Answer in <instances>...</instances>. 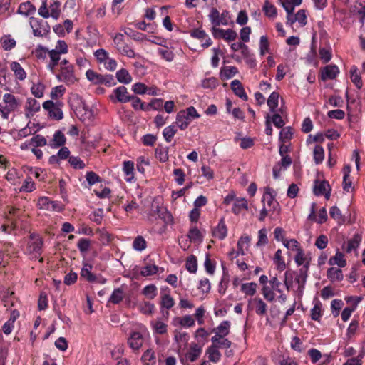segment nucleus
<instances>
[{"label":"nucleus","mask_w":365,"mask_h":365,"mask_svg":"<svg viewBox=\"0 0 365 365\" xmlns=\"http://www.w3.org/2000/svg\"><path fill=\"white\" fill-rule=\"evenodd\" d=\"M230 87L236 96L245 101L247 100V96L242 86V84L239 80L232 81L230 83Z\"/></svg>","instance_id":"29"},{"label":"nucleus","mask_w":365,"mask_h":365,"mask_svg":"<svg viewBox=\"0 0 365 365\" xmlns=\"http://www.w3.org/2000/svg\"><path fill=\"white\" fill-rule=\"evenodd\" d=\"M140 359L143 365H155L156 356L154 350L148 349L143 352Z\"/></svg>","instance_id":"33"},{"label":"nucleus","mask_w":365,"mask_h":365,"mask_svg":"<svg viewBox=\"0 0 365 365\" xmlns=\"http://www.w3.org/2000/svg\"><path fill=\"white\" fill-rule=\"evenodd\" d=\"M159 267L154 264L148 263L140 269V274L143 277H148L156 274L159 271Z\"/></svg>","instance_id":"43"},{"label":"nucleus","mask_w":365,"mask_h":365,"mask_svg":"<svg viewBox=\"0 0 365 365\" xmlns=\"http://www.w3.org/2000/svg\"><path fill=\"white\" fill-rule=\"evenodd\" d=\"M43 240L37 234L32 233L29 236L25 253L33 258H38L42 252Z\"/></svg>","instance_id":"6"},{"label":"nucleus","mask_w":365,"mask_h":365,"mask_svg":"<svg viewBox=\"0 0 365 365\" xmlns=\"http://www.w3.org/2000/svg\"><path fill=\"white\" fill-rule=\"evenodd\" d=\"M118 81L123 84H129L133 78L128 71L125 68L118 70L115 73Z\"/></svg>","instance_id":"38"},{"label":"nucleus","mask_w":365,"mask_h":365,"mask_svg":"<svg viewBox=\"0 0 365 365\" xmlns=\"http://www.w3.org/2000/svg\"><path fill=\"white\" fill-rule=\"evenodd\" d=\"M187 237L191 242H200L203 239L202 234L196 226L190 227Z\"/></svg>","instance_id":"39"},{"label":"nucleus","mask_w":365,"mask_h":365,"mask_svg":"<svg viewBox=\"0 0 365 365\" xmlns=\"http://www.w3.org/2000/svg\"><path fill=\"white\" fill-rule=\"evenodd\" d=\"M49 51L50 50H48L47 48L41 45H38L34 49L33 53L38 59L45 60L47 56L49 57Z\"/></svg>","instance_id":"52"},{"label":"nucleus","mask_w":365,"mask_h":365,"mask_svg":"<svg viewBox=\"0 0 365 365\" xmlns=\"http://www.w3.org/2000/svg\"><path fill=\"white\" fill-rule=\"evenodd\" d=\"M262 11L264 14L269 18H275L277 16V12L276 7L271 4L269 1H266L262 7Z\"/></svg>","instance_id":"49"},{"label":"nucleus","mask_w":365,"mask_h":365,"mask_svg":"<svg viewBox=\"0 0 365 365\" xmlns=\"http://www.w3.org/2000/svg\"><path fill=\"white\" fill-rule=\"evenodd\" d=\"M147 247V242L141 235H138L133 242V248L138 251L142 252Z\"/></svg>","instance_id":"46"},{"label":"nucleus","mask_w":365,"mask_h":365,"mask_svg":"<svg viewBox=\"0 0 365 365\" xmlns=\"http://www.w3.org/2000/svg\"><path fill=\"white\" fill-rule=\"evenodd\" d=\"M142 294L150 299H154L158 294V289L155 284H149L145 286L143 290Z\"/></svg>","instance_id":"53"},{"label":"nucleus","mask_w":365,"mask_h":365,"mask_svg":"<svg viewBox=\"0 0 365 365\" xmlns=\"http://www.w3.org/2000/svg\"><path fill=\"white\" fill-rule=\"evenodd\" d=\"M145 327H140L138 331H132L127 339L128 346L133 351H138L144 343V335L146 334Z\"/></svg>","instance_id":"7"},{"label":"nucleus","mask_w":365,"mask_h":365,"mask_svg":"<svg viewBox=\"0 0 365 365\" xmlns=\"http://www.w3.org/2000/svg\"><path fill=\"white\" fill-rule=\"evenodd\" d=\"M328 263L329 265H337L341 268L346 266V260L344 257V255L339 250H336L334 256L329 258Z\"/></svg>","instance_id":"27"},{"label":"nucleus","mask_w":365,"mask_h":365,"mask_svg":"<svg viewBox=\"0 0 365 365\" xmlns=\"http://www.w3.org/2000/svg\"><path fill=\"white\" fill-rule=\"evenodd\" d=\"M251 239L249 236H242L237 242V252L242 255L245 254V250H247Z\"/></svg>","instance_id":"51"},{"label":"nucleus","mask_w":365,"mask_h":365,"mask_svg":"<svg viewBox=\"0 0 365 365\" xmlns=\"http://www.w3.org/2000/svg\"><path fill=\"white\" fill-rule=\"evenodd\" d=\"M206 354L208 356L209 360L214 363L218 362L222 356V354L220 352L219 349H217L216 346H213L212 345L210 346L207 349Z\"/></svg>","instance_id":"41"},{"label":"nucleus","mask_w":365,"mask_h":365,"mask_svg":"<svg viewBox=\"0 0 365 365\" xmlns=\"http://www.w3.org/2000/svg\"><path fill=\"white\" fill-rule=\"evenodd\" d=\"M295 22H298L300 26H304L307 24V14L304 9L299 10L296 14H292L287 18L286 24L292 26Z\"/></svg>","instance_id":"20"},{"label":"nucleus","mask_w":365,"mask_h":365,"mask_svg":"<svg viewBox=\"0 0 365 365\" xmlns=\"http://www.w3.org/2000/svg\"><path fill=\"white\" fill-rule=\"evenodd\" d=\"M94 56L98 63L103 66L104 68L109 71H114L117 68V61L110 58L109 53L103 48H100L94 52Z\"/></svg>","instance_id":"8"},{"label":"nucleus","mask_w":365,"mask_h":365,"mask_svg":"<svg viewBox=\"0 0 365 365\" xmlns=\"http://www.w3.org/2000/svg\"><path fill=\"white\" fill-rule=\"evenodd\" d=\"M230 326L229 321H222L217 327L212 330V332L215 333V335L211 338V341L218 340L217 337H226L230 334Z\"/></svg>","instance_id":"15"},{"label":"nucleus","mask_w":365,"mask_h":365,"mask_svg":"<svg viewBox=\"0 0 365 365\" xmlns=\"http://www.w3.org/2000/svg\"><path fill=\"white\" fill-rule=\"evenodd\" d=\"M299 275V270L298 272H294L292 270L286 271L284 273V283L288 291L294 288V285H296L297 289L294 292L299 297H302L304 293L307 279H305L304 283L302 284L296 280L297 277Z\"/></svg>","instance_id":"4"},{"label":"nucleus","mask_w":365,"mask_h":365,"mask_svg":"<svg viewBox=\"0 0 365 365\" xmlns=\"http://www.w3.org/2000/svg\"><path fill=\"white\" fill-rule=\"evenodd\" d=\"M30 25L35 36L43 37L50 32V26L47 21L35 17L30 18Z\"/></svg>","instance_id":"10"},{"label":"nucleus","mask_w":365,"mask_h":365,"mask_svg":"<svg viewBox=\"0 0 365 365\" xmlns=\"http://www.w3.org/2000/svg\"><path fill=\"white\" fill-rule=\"evenodd\" d=\"M131 96L132 95H130L125 86H120L113 91L109 98L113 103H125L131 101Z\"/></svg>","instance_id":"12"},{"label":"nucleus","mask_w":365,"mask_h":365,"mask_svg":"<svg viewBox=\"0 0 365 365\" xmlns=\"http://www.w3.org/2000/svg\"><path fill=\"white\" fill-rule=\"evenodd\" d=\"M339 73V69L336 65H328L324 67L321 71V78L325 81L327 80H332Z\"/></svg>","instance_id":"18"},{"label":"nucleus","mask_w":365,"mask_h":365,"mask_svg":"<svg viewBox=\"0 0 365 365\" xmlns=\"http://www.w3.org/2000/svg\"><path fill=\"white\" fill-rule=\"evenodd\" d=\"M330 186L329 184L327 181H318L315 182V185L314 187V193L317 195H324L327 200H329L330 197Z\"/></svg>","instance_id":"16"},{"label":"nucleus","mask_w":365,"mask_h":365,"mask_svg":"<svg viewBox=\"0 0 365 365\" xmlns=\"http://www.w3.org/2000/svg\"><path fill=\"white\" fill-rule=\"evenodd\" d=\"M264 206H267L269 211L272 213L279 214L280 212V206L279 202L275 200V192L273 189L266 187L262 198Z\"/></svg>","instance_id":"9"},{"label":"nucleus","mask_w":365,"mask_h":365,"mask_svg":"<svg viewBox=\"0 0 365 365\" xmlns=\"http://www.w3.org/2000/svg\"><path fill=\"white\" fill-rule=\"evenodd\" d=\"M314 160L316 164H320L324 158V148L319 145H317L314 148Z\"/></svg>","instance_id":"59"},{"label":"nucleus","mask_w":365,"mask_h":365,"mask_svg":"<svg viewBox=\"0 0 365 365\" xmlns=\"http://www.w3.org/2000/svg\"><path fill=\"white\" fill-rule=\"evenodd\" d=\"M21 106V101L14 95L5 93L3 96L2 103H0L1 117L7 120L9 114L16 111Z\"/></svg>","instance_id":"2"},{"label":"nucleus","mask_w":365,"mask_h":365,"mask_svg":"<svg viewBox=\"0 0 365 365\" xmlns=\"http://www.w3.org/2000/svg\"><path fill=\"white\" fill-rule=\"evenodd\" d=\"M59 73L56 75V78L67 85H73L77 81L74 74L73 66L66 59L59 61Z\"/></svg>","instance_id":"3"},{"label":"nucleus","mask_w":365,"mask_h":365,"mask_svg":"<svg viewBox=\"0 0 365 365\" xmlns=\"http://www.w3.org/2000/svg\"><path fill=\"white\" fill-rule=\"evenodd\" d=\"M228 15L227 11H223L221 14L215 8H212L208 15L211 24L215 26H218L220 24L226 26L228 24Z\"/></svg>","instance_id":"13"},{"label":"nucleus","mask_w":365,"mask_h":365,"mask_svg":"<svg viewBox=\"0 0 365 365\" xmlns=\"http://www.w3.org/2000/svg\"><path fill=\"white\" fill-rule=\"evenodd\" d=\"M315 207L316 203L312 202L311 205L310 213L308 219L310 220H315L319 224H322L327 220V213L325 207H322L319 210L318 217H315Z\"/></svg>","instance_id":"21"},{"label":"nucleus","mask_w":365,"mask_h":365,"mask_svg":"<svg viewBox=\"0 0 365 365\" xmlns=\"http://www.w3.org/2000/svg\"><path fill=\"white\" fill-rule=\"evenodd\" d=\"M10 68L14 72L15 77L19 81H24L26 78V73L19 63L13 61L10 64Z\"/></svg>","instance_id":"32"},{"label":"nucleus","mask_w":365,"mask_h":365,"mask_svg":"<svg viewBox=\"0 0 365 365\" xmlns=\"http://www.w3.org/2000/svg\"><path fill=\"white\" fill-rule=\"evenodd\" d=\"M157 53L168 62L173 61L175 57L173 51L169 49L166 46L165 47L158 48Z\"/></svg>","instance_id":"50"},{"label":"nucleus","mask_w":365,"mask_h":365,"mask_svg":"<svg viewBox=\"0 0 365 365\" xmlns=\"http://www.w3.org/2000/svg\"><path fill=\"white\" fill-rule=\"evenodd\" d=\"M219 84L218 80L215 77L205 78L201 82V86L204 88L214 89Z\"/></svg>","instance_id":"62"},{"label":"nucleus","mask_w":365,"mask_h":365,"mask_svg":"<svg viewBox=\"0 0 365 365\" xmlns=\"http://www.w3.org/2000/svg\"><path fill=\"white\" fill-rule=\"evenodd\" d=\"M227 235V228L225 222L224 218H221L212 230V236L220 240H224Z\"/></svg>","instance_id":"23"},{"label":"nucleus","mask_w":365,"mask_h":365,"mask_svg":"<svg viewBox=\"0 0 365 365\" xmlns=\"http://www.w3.org/2000/svg\"><path fill=\"white\" fill-rule=\"evenodd\" d=\"M165 289L168 290V293H161L160 305L162 309H170L174 306L175 301L169 294V289L166 287Z\"/></svg>","instance_id":"35"},{"label":"nucleus","mask_w":365,"mask_h":365,"mask_svg":"<svg viewBox=\"0 0 365 365\" xmlns=\"http://www.w3.org/2000/svg\"><path fill=\"white\" fill-rule=\"evenodd\" d=\"M140 312L146 315H150L154 312L155 305L149 302H143L139 304Z\"/></svg>","instance_id":"63"},{"label":"nucleus","mask_w":365,"mask_h":365,"mask_svg":"<svg viewBox=\"0 0 365 365\" xmlns=\"http://www.w3.org/2000/svg\"><path fill=\"white\" fill-rule=\"evenodd\" d=\"M191 121L192 120L185 115L184 110H180L176 115L175 123L181 130L187 129Z\"/></svg>","instance_id":"25"},{"label":"nucleus","mask_w":365,"mask_h":365,"mask_svg":"<svg viewBox=\"0 0 365 365\" xmlns=\"http://www.w3.org/2000/svg\"><path fill=\"white\" fill-rule=\"evenodd\" d=\"M123 171L125 175V180L128 182L135 181L134 163L130 160L124 161L123 163Z\"/></svg>","instance_id":"24"},{"label":"nucleus","mask_w":365,"mask_h":365,"mask_svg":"<svg viewBox=\"0 0 365 365\" xmlns=\"http://www.w3.org/2000/svg\"><path fill=\"white\" fill-rule=\"evenodd\" d=\"M93 266L92 264L83 262V267L81 268L80 274L81 277L89 282H93L94 277L96 274L92 273Z\"/></svg>","instance_id":"28"},{"label":"nucleus","mask_w":365,"mask_h":365,"mask_svg":"<svg viewBox=\"0 0 365 365\" xmlns=\"http://www.w3.org/2000/svg\"><path fill=\"white\" fill-rule=\"evenodd\" d=\"M76 113L80 120L83 122L90 120L93 117V113L91 109L84 103L81 102L76 109Z\"/></svg>","instance_id":"17"},{"label":"nucleus","mask_w":365,"mask_h":365,"mask_svg":"<svg viewBox=\"0 0 365 365\" xmlns=\"http://www.w3.org/2000/svg\"><path fill=\"white\" fill-rule=\"evenodd\" d=\"M217 338L218 340H217L215 341H212V345L213 346H216V348L217 349H229L231 346V345H232L231 341H230L226 337H222V338L217 337Z\"/></svg>","instance_id":"61"},{"label":"nucleus","mask_w":365,"mask_h":365,"mask_svg":"<svg viewBox=\"0 0 365 365\" xmlns=\"http://www.w3.org/2000/svg\"><path fill=\"white\" fill-rule=\"evenodd\" d=\"M68 46L63 40H58L56 43L55 48L49 51V61L46 65V68L52 73L56 71V68L61 61V55L68 53Z\"/></svg>","instance_id":"1"},{"label":"nucleus","mask_w":365,"mask_h":365,"mask_svg":"<svg viewBox=\"0 0 365 365\" xmlns=\"http://www.w3.org/2000/svg\"><path fill=\"white\" fill-rule=\"evenodd\" d=\"M267 231L265 228H262L258 232V240L256 247H261L268 244Z\"/></svg>","instance_id":"55"},{"label":"nucleus","mask_w":365,"mask_h":365,"mask_svg":"<svg viewBox=\"0 0 365 365\" xmlns=\"http://www.w3.org/2000/svg\"><path fill=\"white\" fill-rule=\"evenodd\" d=\"M41 109L40 103L34 98L29 97L26 98L24 104V115L27 119L32 118Z\"/></svg>","instance_id":"14"},{"label":"nucleus","mask_w":365,"mask_h":365,"mask_svg":"<svg viewBox=\"0 0 365 365\" xmlns=\"http://www.w3.org/2000/svg\"><path fill=\"white\" fill-rule=\"evenodd\" d=\"M44 89V85L41 82H38L32 85L31 92L36 98H41L43 96Z\"/></svg>","instance_id":"60"},{"label":"nucleus","mask_w":365,"mask_h":365,"mask_svg":"<svg viewBox=\"0 0 365 365\" xmlns=\"http://www.w3.org/2000/svg\"><path fill=\"white\" fill-rule=\"evenodd\" d=\"M238 73V69L235 66H223L220 69V77L222 80H228L234 77Z\"/></svg>","instance_id":"31"},{"label":"nucleus","mask_w":365,"mask_h":365,"mask_svg":"<svg viewBox=\"0 0 365 365\" xmlns=\"http://www.w3.org/2000/svg\"><path fill=\"white\" fill-rule=\"evenodd\" d=\"M279 98V93L275 91L272 92L269 95V96L267 99V103L269 108L270 112L274 113L275 111V109L278 106Z\"/></svg>","instance_id":"45"},{"label":"nucleus","mask_w":365,"mask_h":365,"mask_svg":"<svg viewBox=\"0 0 365 365\" xmlns=\"http://www.w3.org/2000/svg\"><path fill=\"white\" fill-rule=\"evenodd\" d=\"M253 304L255 306V312L259 316H263L266 314L267 310V306L266 303L260 298H254L250 299L248 301V308L252 309L251 305Z\"/></svg>","instance_id":"19"},{"label":"nucleus","mask_w":365,"mask_h":365,"mask_svg":"<svg viewBox=\"0 0 365 365\" xmlns=\"http://www.w3.org/2000/svg\"><path fill=\"white\" fill-rule=\"evenodd\" d=\"M274 264H275L277 269L279 271H283L286 268V264L283 257L282 256V250H277L274 254V257L273 259Z\"/></svg>","instance_id":"44"},{"label":"nucleus","mask_w":365,"mask_h":365,"mask_svg":"<svg viewBox=\"0 0 365 365\" xmlns=\"http://www.w3.org/2000/svg\"><path fill=\"white\" fill-rule=\"evenodd\" d=\"M65 142L66 138L63 133L61 131L58 130L53 135L51 146L53 148H58L64 145Z\"/></svg>","instance_id":"47"},{"label":"nucleus","mask_w":365,"mask_h":365,"mask_svg":"<svg viewBox=\"0 0 365 365\" xmlns=\"http://www.w3.org/2000/svg\"><path fill=\"white\" fill-rule=\"evenodd\" d=\"M362 240V235L361 233H355L353 237L348 240L346 251L347 253H351L352 251H356L359 247Z\"/></svg>","instance_id":"30"},{"label":"nucleus","mask_w":365,"mask_h":365,"mask_svg":"<svg viewBox=\"0 0 365 365\" xmlns=\"http://www.w3.org/2000/svg\"><path fill=\"white\" fill-rule=\"evenodd\" d=\"M155 157L158 160H159L161 163H165L168 160V148L163 147L162 145H158L155 148Z\"/></svg>","instance_id":"42"},{"label":"nucleus","mask_w":365,"mask_h":365,"mask_svg":"<svg viewBox=\"0 0 365 365\" xmlns=\"http://www.w3.org/2000/svg\"><path fill=\"white\" fill-rule=\"evenodd\" d=\"M185 267L190 273H195L197 269V258L194 255H190L186 259Z\"/></svg>","instance_id":"57"},{"label":"nucleus","mask_w":365,"mask_h":365,"mask_svg":"<svg viewBox=\"0 0 365 365\" xmlns=\"http://www.w3.org/2000/svg\"><path fill=\"white\" fill-rule=\"evenodd\" d=\"M257 284L255 282L244 283L241 286V291L246 295L253 296L256 293Z\"/></svg>","instance_id":"56"},{"label":"nucleus","mask_w":365,"mask_h":365,"mask_svg":"<svg viewBox=\"0 0 365 365\" xmlns=\"http://www.w3.org/2000/svg\"><path fill=\"white\" fill-rule=\"evenodd\" d=\"M154 331L158 334H163L167 332V324L160 320H158L151 323Z\"/></svg>","instance_id":"64"},{"label":"nucleus","mask_w":365,"mask_h":365,"mask_svg":"<svg viewBox=\"0 0 365 365\" xmlns=\"http://www.w3.org/2000/svg\"><path fill=\"white\" fill-rule=\"evenodd\" d=\"M42 107L48 112V116L54 120H61L63 117V113L61 109V104L59 103H54L53 101H45Z\"/></svg>","instance_id":"11"},{"label":"nucleus","mask_w":365,"mask_h":365,"mask_svg":"<svg viewBox=\"0 0 365 365\" xmlns=\"http://www.w3.org/2000/svg\"><path fill=\"white\" fill-rule=\"evenodd\" d=\"M294 262L297 266H302L299 270V275L297 277V281L302 284L307 277V272L309 267V259L305 255L303 249H298L294 257Z\"/></svg>","instance_id":"5"},{"label":"nucleus","mask_w":365,"mask_h":365,"mask_svg":"<svg viewBox=\"0 0 365 365\" xmlns=\"http://www.w3.org/2000/svg\"><path fill=\"white\" fill-rule=\"evenodd\" d=\"M327 278L332 282H341L344 279L342 271L336 267H331L327 272Z\"/></svg>","instance_id":"34"},{"label":"nucleus","mask_w":365,"mask_h":365,"mask_svg":"<svg viewBox=\"0 0 365 365\" xmlns=\"http://www.w3.org/2000/svg\"><path fill=\"white\" fill-rule=\"evenodd\" d=\"M36 11L35 6L30 2L26 1L21 3L18 8L17 13L24 16H29L34 14Z\"/></svg>","instance_id":"36"},{"label":"nucleus","mask_w":365,"mask_h":365,"mask_svg":"<svg viewBox=\"0 0 365 365\" xmlns=\"http://www.w3.org/2000/svg\"><path fill=\"white\" fill-rule=\"evenodd\" d=\"M247 210V202L245 198H237L235 200L232 207V212L238 215L243 210Z\"/></svg>","instance_id":"40"},{"label":"nucleus","mask_w":365,"mask_h":365,"mask_svg":"<svg viewBox=\"0 0 365 365\" xmlns=\"http://www.w3.org/2000/svg\"><path fill=\"white\" fill-rule=\"evenodd\" d=\"M313 307L310 310V316L312 320L319 322L323 315V309L322 302L316 299L313 302Z\"/></svg>","instance_id":"26"},{"label":"nucleus","mask_w":365,"mask_h":365,"mask_svg":"<svg viewBox=\"0 0 365 365\" xmlns=\"http://www.w3.org/2000/svg\"><path fill=\"white\" fill-rule=\"evenodd\" d=\"M91 246V241L87 238H81L77 244V247L83 255L86 254Z\"/></svg>","instance_id":"54"},{"label":"nucleus","mask_w":365,"mask_h":365,"mask_svg":"<svg viewBox=\"0 0 365 365\" xmlns=\"http://www.w3.org/2000/svg\"><path fill=\"white\" fill-rule=\"evenodd\" d=\"M61 2L58 0H52L49 5L50 16L54 19H58L61 14Z\"/></svg>","instance_id":"48"},{"label":"nucleus","mask_w":365,"mask_h":365,"mask_svg":"<svg viewBox=\"0 0 365 365\" xmlns=\"http://www.w3.org/2000/svg\"><path fill=\"white\" fill-rule=\"evenodd\" d=\"M177 129L174 125H170L164 128L163 135L166 142L170 143L176 134Z\"/></svg>","instance_id":"58"},{"label":"nucleus","mask_w":365,"mask_h":365,"mask_svg":"<svg viewBox=\"0 0 365 365\" xmlns=\"http://www.w3.org/2000/svg\"><path fill=\"white\" fill-rule=\"evenodd\" d=\"M202 345L195 343H191L190 345V349L185 354V357L191 362L195 361L202 354Z\"/></svg>","instance_id":"22"},{"label":"nucleus","mask_w":365,"mask_h":365,"mask_svg":"<svg viewBox=\"0 0 365 365\" xmlns=\"http://www.w3.org/2000/svg\"><path fill=\"white\" fill-rule=\"evenodd\" d=\"M350 78L352 83L356 86L357 88L360 89L363 86V82L359 69L357 66H352L350 68Z\"/></svg>","instance_id":"37"}]
</instances>
